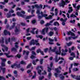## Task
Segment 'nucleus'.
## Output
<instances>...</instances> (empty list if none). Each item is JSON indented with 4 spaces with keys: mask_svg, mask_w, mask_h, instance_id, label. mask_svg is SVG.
Here are the masks:
<instances>
[{
    "mask_svg": "<svg viewBox=\"0 0 80 80\" xmlns=\"http://www.w3.org/2000/svg\"><path fill=\"white\" fill-rule=\"evenodd\" d=\"M47 72H46V71L44 70V72H42V75H47Z\"/></svg>",
    "mask_w": 80,
    "mask_h": 80,
    "instance_id": "49",
    "label": "nucleus"
},
{
    "mask_svg": "<svg viewBox=\"0 0 80 80\" xmlns=\"http://www.w3.org/2000/svg\"><path fill=\"white\" fill-rule=\"evenodd\" d=\"M1 69L2 70V73L4 74L5 73V72H6V68L1 67Z\"/></svg>",
    "mask_w": 80,
    "mask_h": 80,
    "instance_id": "15",
    "label": "nucleus"
},
{
    "mask_svg": "<svg viewBox=\"0 0 80 80\" xmlns=\"http://www.w3.org/2000/svg\"><path fill=\"white\" fill-rule=\"evenodd\" d=\"M17 15L23 18H25L26 20H28L29 19H30L31 18L35 16L34 14H32V15H30L29 16H26V15L22 14L19 12H17Z\"/></svg>",
    "mask_w": 80,
    "mask_h": 80,
    "instance_id": "1",
    "label": "nucleus"
},
{
    "mask_svg": "<svg viewBox=\"0 0 80 80\" xmlns=\"http://www.w3.org/2000/svg\"><path fill=\"white\" fill-rule=\"evenodd\" d=\"M21 10V8H20L18 7L16 8V11H18V10Z\"/></svg>",
    "mask_w": 80,
    "mask_h": 80,
    "instance_id": "53",
    "label": "nucleus"
},
{
    "mask_svg": "<svg viewBox=\"0 0 80 80\" xmlns=\"http://www.w3.org/2000/svg\"><path fill=\"white\" fill-rule=\"evenodd\" d=\"M48 50V48H46L45 49H44V52L45 53H47V51Z\"/></svg>",
    "mask_w": 80,
    "mask_h": 80,
    "instance_id": "43",
    "label": "nucleus"
},
{
    "mask_svg": "<svg viewBox=\"0 0 80 80\" xmlns=\"http://www.w3.org/2000/svg\"><path fill=\"white\" fill-rule=\"evenodd\" d=\"M8 22V21L7 20V19H6L4 21L5 24H7V23Z\"/></svg>",
    "mask_w": 80,
    "mask_h": 80,
    "instance_id": "60",
    "label": "nucleus"
},
{
    "mask_svg": "<svg viewBox=\"0 0 80 80\" xmlns=\"http://www.w3.org/2000/svg\"><path fill=\"white\" fill-rule=\"evenodd\" d=\"M21 25L22 26H23V27H25V25H26V24L25 23H24L23 22H21Z\"/></svg>",
    "mask_w": 80,
    "mask_h": 80,
    "instance_id": "39",
    "label": "nucleus"
},
{
    "mask_svg": "<svg viewBox=\"0 0 80 80\" xmlns=\"http://www.w3.org/2000/svg\"><path fill=\"white\" fill-rule=\"evenodd\" d=\"M40 14L41 15V16L44 17H47L48 16V15L47 14H44L43 13V12H41Z\"/></svg>",
    "mask_w": 80,
    "mask_h": 80,
    "instance_id": "20",
    "label": "nucleus"
},
{
    "mask_svg": "<svg viewBox=\"0 0 80 80\" xmlns=\"http://www.w3.org/2000/svg\"><path fill=\"white\" fill-rule=\"evenodd\" d=\"M42 7H43V5L42 4H40L39 6V8H42Z\"/></svg>",
    "mask_w": 80,
    "mask_h": 80,
    "instance_id": "52",
    "label": "nucleus"
},
{
    "mask_svg": "<svg viewBox=\"0 0 80 80\" xmlns=\"http://www.w3.org/2000/svg\"><path fill=\"white\" fill-rule=\"evenodd\" d=\"M56 54V55H60V53H59V52L58 51H56L55 52Z\"/></svg>",
    "mask_w": 80,
    "mask_h": 80,
    "instance_id": "50",
    "label": "nucleus"
},
{
    "mask_svg": "<svg viewBox=\"0 0 80 80\" xmlns=\"http://www.w3.org/2000/svg\"><path fill=\"white\" fill-rule=\"evenodd\" d=\"M11 40L12 41H15V37H13L11 38Z\"/></svg>",
    "mask_w": 80,
    "mask_h": 80,
    "instance_id": "48",
    "label": "nucleus"
},
{
    "mask_svg": "<svg viewBox=\"0 0 80 80\" xmlns=\"http://www.w3.org/2000/svg\"><path fill=\"white\" fill-rule=\"evenodd\" d=\"M25 48H27L30 51H32V50H34L36 48V46H34V47H32L31 48V49L29 47V46H26L25 47Z\"/></svg>",
    "mask_w": 80,
    "mask_h": 80,
    "instance_id": "10",
    "label": "nucleus"
},
{
    "mask_svg": "<svg viewBox=\"0 0 80 80\" xmlns=\"http://www.w3.org/2000/svg\"><path fill=\"white\" fill-rule=\"evenodd\" d=\"M73 12V10H69L68 11V12L69 13H71V12Z\"/></svg>",
    "mask_w": 80,
    "mask_h": 80,
    "instance_id": "61",
    "label": "nucleus"
},
{
    "mask_svg": "<svg viewBox=\"0 0 80 80\" xmlns=\"http://www.w3.org/2000/svg\"><path fill=\"white\" fill-rule=\"evenodd\" d=\"M2 79L5 80V78L2 76H0V80H2Z\"/></svg>",
    "mask_w": 80,
    "mask_h": 80,
    "instance_id": "45",
    "label": "nucleus"
},
{
    "mask_svg": "<svg viewBox=\"0 0 80 80\" xmlns=\"http://www.w3.org/2000/svg\"><path fill=\"white\" fill-rule=\"evenodd\" d=\"M5 55H6V57H8V58H10V57H13V56L12 55L9 56L8 55V53H4Z\"/></svg>",
    "mask_w": 80,
    "mask_h": 80,
    "instance_id": "21",
    "label": "nucleus"
},
{
    "mask_svg": "<svg viewBox=\"0 0 80 80\" xmlns=\"http://www.w3.org/2000/svg\"><path fill=\"white\" fill-rule=\"evenodd\" d=\"M35 7L37 8H39V6L38 4H36L35 5Z\"/></svg>",
    "mask_w": 80,
    "mask_h": 80,
    "instance_id": "55",
    "label": "nucleus"
},
{
    "mask_svg": "<svg viewBox=\"0 0 80 80\" xmlns=\"http://www.w3.org/2000/svg\"><path fill=\"white\" fill-rule=\"evenodd\" d=\"M0 43H2V44L4 43V38L3 37L1 38V40L0 39Z\"/></svg>",
    "mask_w": 80,
    "mask_h": 80,
    "instance_id": "19",
    "label": "nucleus"
},
{
    "mask_svg": "<svg viewBox=\"0 0 80 80\" xmlns=\"http://www.w3.org/2000/svg\"><path fill=\"white\" fill-rule=\"evenodd\" d=\"M27 40H31V38H32L31 37H28L27 38Z\"/></svg>",
    "mask_w": 80,
    "mask_h": 80,
    "instance_id": "59",
    "label": "nucleus"
},
{
    "mask_svg": "<svg viewBox=\"0 0 80 80\" xmlns=\"http://www.w3.org/2000/svg\"><path fill=\"white\" fill-rule=\"evenodd\" d=\"M72 44V42H70L68 43H67V45L68 46H71Z\"/></svg>",
    "mask_w": 80,
    "mask_h": 80,
    "instance_id": "31",
    "label": "nucleus"
},
{
    "mask_svg": "<svg viewBox=\"0 0 80 80\" xmlns=\"http://www.w3.org/2000/svg\"><path fill=\"white\" fill-rule=\"evenodd\" d=\"M15 32V35H18V33H17V32H20V30H19L17 27H16Z\"/></svg>",
    "mask_w": 80,
    "mask_h": 80,
    "instance_id": "13",
    "label": "nucleus"
},
{
    "mask_svg": "<svg viewBox=\"0 0 80 80\" xmlns=\"http://www.w3.org/2000/svg\"><path fill=\"white\" fill-rule=\"evenodd\" d=\"M0 59L2 61L1 62L2 67H5V62L7 61V59L5 58H0Z\"/></svg>",
    "mask_w": 80,
    "mask_h": 80,
    "instance_id": "3",
    "label": "nucleus"
},
{
    "mask_svg": "<svg viewBox=\"0 0 80 80\" xmlns=\"http://www.w3.org/2000/svg\"><path fill=\"white\" fill-rule=\"evenodd\" d=\"M30 45H36V46H40V43H38V41L37 40L32 39L29 43Z\"/></svg>",
    "mask_w": 80,
    "mask_h": 80,
    "instance_id": "2",
    "label": "nucleus"
},
{
    "mask_svg": "<svg viewBox=\"0 0 80 80\" xmlns=\"http://www.w3.org/2000/svg\"><path fill=\"white\" fill-rule=\"evenodd\" d=\"M48 28H44L41 32V33L42 35H45V31L46 33H47L48 32Z\"/></svg>",
    "mask_w": 80,
    "mask_h": 80,
    "instance_id": "4",
    "label": "nucleus"
},
{
    "mask_svg": "<svg viewBox=\"0 0 80 80\" xmlns=\"http://www.w3.org/2000/svg\"><path fill=\"white\" fill-rule=\"evenodd\" d=\"M48 72H50V71L52 70V68L49 67H48Z\"/></svg>",
    "mask_w": 80,
    "mask_h": 80,
    "instance_id": "36",
    "label": "nucleus"
},
{
    "mask_svg": "<svg viewBox=\"0 0 80 80\" xmlns=\"http://www.w3.org/2000/svg\"><path fill=\"white\" fill-rule=\"evenodd\" d=\"M16 24L15 23H13L12 24V25L11 26V27H10L9 28V30H11L12 29H13L15 27Z\"/></svg>",
    "mask_w": 80,
    "mask_h": 80,
    "instance_id": "16",
    "label": "nucleus"
},
{
    "mask_svg": "<svg viewBox=\"0 0 80 80\" xmlns=\"http://www.w3.org/2000/svg\"><path fill=\"white\" fill-rule=\"evenodd\" d=\"M38 61H39V60L38 59H36L35 61L33 60L32 62V63L34 65H36L37 63H36L35 62H38Z\"/></svg>",
    "mask_w": 80,
    "mask_h": 80,
    "instance_id": "14",
    "label": "nucleus"
},
{
    "mask_svg": "<svg viewBox=\"0 0 80 80\" xmlns=\"http://www.w3.org/2000/svg\"><path fill=\"white\" fill-rule=\"evenodd\" d=\"M69 59L70 60H73V58L72 57H70L69 58Z\"/></svg>",
    "mask_w": 80,
    "mask_h": 80,
    "instance_id": "57",
    "label": "nucleus"
},
{
    "mask_svg": "<svg viewBox=\"0 0 80 80\" xmlns=\"http://www.w3.org/2000/svg\"><path fill=\"white\" fill-rule=\"evenodd\" d=\"M55 71L58 73H60V72H61V71L59 70L58 68L55 69Z\"/></svg>",
    "mask_w": 80,
    "mask_h": 80,
    "instance_id": "26",
    "label": "nucleus"
},
{
    "mask_svg": "<svg viewBox=\"0 0 80 80\" xmlns=\"http://www.w3.org/2000/svg\"><path fill=\"white\" fill-rule=\"evenodd\" d=\"M67 4H66V2L65 1H61V3L60 4L59 6L60 7H64V6L66 5H67Z\"/></svg>",
    "mask_w": 80,
    "mask_h": 80,
    "instance_id": "8",
    "label": "nucleus"
},
{
    "mask_svg": "<svg viewBox=\"0 0 80 80\" xmlns=\"http://www.w3.org/2000/svg\"><path fill=\"white\" fill-rule=\"evenodd\" d=\"M3 33L5 36L7 35L10 36L11 35L10 32L7 31V30L6 29L4 30Z\"/></svg>",
    "mask_w": 80,
    "mask_h": 80,
    "instance_id": "9",
    "label": "nucleus"
},
{
    "mask_svg": "<svg viewBox=\"0 0 80 80\" xmlns=\"http://www.w3.org/2000/svg\"><path fill=\"white\" fill-rule=\"evenodd\" d=\"M67 35H70L71 36H75V34H74V33H73V32H72L70 31H69V32H67Z\"/></svg>",
    "mask_w": 80,
    "mask_h": 80,
    "instance_id": "11",
    "label": "nucleus"
},
{
    "mask_svg": "<svg viewBox=\"0 0 80 80\" xmlns=\"http://www.w3.org/2000/svg\"><path fill=\"white\" fill-rule=\"evenodd\" d=\"M73 70L75 72H76L77 71H78V68H74L73 69Z\"/></svg>",
    "mask_w": 80,
    "mask_h": 80,
    "instance_id": "32",
    "label": "nucleus"
},
{
    "mask_svg": "<svg viewBox=\"0 0 80 80\" xmlns=\"http://www.w3.org/2000/svg\"><path fill=\"white\" fill-rule=\"evenodd\" d=\"M70 22L71 23H75V20L74 19H73V21H72V20H71L70 21Z\"/></svg>",
    "mask_w": 80,
    "mask_h": 80,
    "instance_id": "41",
    "label": "nucleus"
},
{
    "mask_svg": "<svg viewBox=\"0 0 80 80\" xmlns=\"http://www.w3.org/2000/svg\"><path fill=\"white\" fill-rule=\"evenodd\" d=\"M15 58H21V55L19 54H18L16 56H15Z\"/></svg>",
    "mask_w": 80,
    "mask_h": 80,
    "instance_id": "24",
    "label": "nucleus"
},
{
    "mask_svg": "<svg viewBox=\"0 0 80 80\" xmlns=\"http://www.w3.org/2000/svg\"><path fill=\"white\" fill-rule=\"evenodd\" d=\"M32 66V63H30V64H28L27 67V68H29Z\"/></svg>",
    "mask_w": 80,
    "mask_h": 80,
    "instance_id": "37",
    "label": "nucleus"
},
{
    "mask_svg": "<svg viewBox=\"0 0 80 80\" xmlns=\"http://www.w3.org/2000/svg\"><path fill=\"white\" fill-rule=\"evenodd\" d=\"M48 17L49 19H52V16L51 15H50Z\"/></svg>",
    "mask_w": 80,
    "mask_h": 80,
    "instance_id": "63",
    "label": "nucleus"
},
{
    "mask_svg": "<svg viewBox=\"0 0 80 80\" xmlns=\"http://www.w3.org/2000/svg\"><path fill=\"white\" fill-rule=\"evenodd\" d=\"M61 58L60 57H59L58 59V55H56L55 56V61L56 62H58V60H60V59H61Z\"/></svg>",
    "mask_w": 80,
    "mask_h": 80,
    "instance_id": "12",
    "label": "nucleus"
},
{
    "mask_svg": "<svg viewBox=\"0 0 80 80\" xmlns=\"http://www.w3.org/2000/svg\"><path fill=\"white\" fill-rule=\"evenodd\" d=\"M32 55L30 57L31 58V59H33V58H35L36 57L35 56H34V55H37V54L36 53H35V52L32 51Z\"/></svg>",
    "mask_w": 80,
    "mask_h": 80,
    "instance_id": "7",
    "label": "nucleus"
},
{
    "mask_svg": "<svg viewBox=\"0 0 80 80\" xmlns=\"http://www.w3.org/2000/svg\"><path fill=\"white\" fill-rule=\"evenodd\" d=\"M50 25H51V24L48 23H47V24L45 25V26H46V27H48V26H50Z\"/></svg>",
    "mask_w": 80,
    "mask_h": 80,
    "instance_id": "44",
    "label": "nucleus"
},
{
    "mask_svg": "<svg viewBox=\"0 0 80 80\" xmlns=\"http://www.w3.org/2000/svg\"><path fill=\"white\" fill-rule=\"evenodd\" d=\"M79 63H73V65L74 67H76L77 66H78V65H79Z\"/></svg>",
    "mask_w": 80,
    "mask_h": 80,
    "instance_id": "33",
    "label": "nucleus"
},
{
    "mask_svg": "<svg viewBox=\"0 0 80 80\" xmlns=\"http://www.w3.org/2000/svg\"><path fill=\"white\" fill-rule=\"evenodd\" d=\"M44 16H40V15H39L38 16V19H41V18H42V17H44Z\"/></svg>",
    "mask_w": 80,
    "mask_h": 80,
    "instance_id": "42",
    "label": "nucleus"
},
{
    "mask_svg": "<svg viewBox=\"0 0 80 80\" xmlns=\"http://www.w3.org/2000/svg\"><path fill=\"white\" fill-rule=\"evenodd\" d=\"M15 47H13L11 48V51L12 52H17V48H18V46L17 45H15Z\"/></svg>",
    "mask_w": 80,
    "mask_h": 80,
    "instance_id": "5",
    "label": "nucleus"
},
{
    "mask_svg": "<svg viewBox=\"0 0 80 80\" xmlns=\"http://www.w3.org/2000/svg\"><path fill=\"white\" fill-rule=\"evenodd\" d=\"M20 64H21L22 65H26L27 64L26 63V62L23 61H22L20 62Z\"/></svg>",
    "mask_w": 80,
    "mask_h": 80,
    "instance_id": "28",
    "label": "nucleus"
},
{
    "mask_svg": "<svg viewBox=\"0 0 80 80\" xmlns=\"http://www.w3.org/2000/svg\"><path fill=\"white\" fill-rule=\"evenodd\" d=\"M0 7L1 9H3V8H4V6L0 5Z\"/></svg>",
    "mask_w": 80,
    "mask_h": 80,
    "instance_id": "62",
    "label": "nucleus"
},
{
    "mask_svg": "<svg viewBox=\"0 0 80 80\" xmlns=\"http://www.w3.org/2000/svg\"><path fill=\"white\" fill-rule=\"evenodd\" d=\"M41 49L40 48H38V50H36V52L37 53H39V52H41Z\"/></svg>",
    "mask_w": 80,
    "mask_h": 80,
    "instance_id": "29",
    "label": "nucleus"
},
{
    "mask_svg": "<svg viewBox=\"0 0 80 80\" xmlns=\"http://www.w3.org/2000/svg\"><path fill=\"white\" fill-rule=\"evenodd\" d=\"M51 77H52V73L49 72L48 74V78L49 80L51 79Z\"/></svg>",
    "mask_w": 80,
    "mask_h": 80,
    "instance_id": "27",
    "label": "nucleus"
},
{
    "mask_svg": "<svg viewBox=\"0 0 80 80\" xmlns=\"http://www.w3.org/2000/svg\"><path fill=\"white\" fill-rule=\"evenodd\" d=\"M40 23L41 24V25H42L45 23V22L43 20H41L40 22Z\"/></svg>",
    "mask_w": 80,
    "mask_h": 80,
    "instance_id": "40",
    "label": "nucleus"
},
{
    "mask_svg": "<svg viewBox=\"0 0 80 80\" xmlns=\"http://www.w3.org/2000/svg\"><path fill=\"white\" fill-rule=\"evenodd\" d=\"M36 13L38 15H40V10H38L37 11Z\"/></svg>",
    "mask_w": 80,
    "mask_h": 80,
    "instance_id": "47",
    "label": "nucleus"
},
{
    "mask_svg": "<svg viewBox=\"0 0 80 80\" xmlns=\"http://www.w3.org/2000/svg\"><path fill=\"white\" fill-rule=\"evenodd\" d=\"M29 51H28L27 52H26V51H25V50H24L23 51V55H25V54L26 53V55L27 56H28V55H29Z\"/></svg>",
    "mask_w": 80,
    "mask_h": 80,
    "instance_id": "17",
    "label": "nucleus"
},
{
    "mask_svg": "<svg viewBox=\"0 0 80 80\" xmlns=\"http://www.w3.org/2000/svg\"><path fill=\"white\" fill-rule=\"evenodd\" d=\"M43 59H40V64H41V65H42V64H43Z\"/></svg>",
    "mask_w": 80,
    "mask_h": 80,
    "instance_id": "30",
    "label": "nucleus"
},
{
    "mask_svg": "<svg viewBox=\"0 0 80 80\" xmlns=\"http://www.w3.org/2000/svg\"><path fill=\"white\" fill-rule=\"evenodd\" d=\"M32 23L33 24H35L36 23V20H32Z\"/></svg>",
    "mask_w": 80,
    "mask_h": 80,
    "instance_id": "46",
    "label": "nucleus"
},
{
    "mask_svg": "<svg viewBox=\"0 0 80 80\" xmlns=\"http://www.w3.org/2000/svg\"><path fill=\"white\" fill-rule=\"evenodd\" d=\"M56 50H57V47H55L53 49L51 50V52H56Z\"/></svg>",
    "mask_w": 80,
    "mask_h": 80,
    "instance_id": "25",
    "label": "nucleus"
},
{
    "mask_svg": "<svg viewBox=\"0 0 80 80\" xmlns=\"http://www.w3.org/2000/svg\"><path fill=\"white\" fill-rule=\"evenodd\" d=\"M49 40L50 41V42H53V39H52L50 38H49Z\"/></svg>",
    "mask_w": 80,
    "mask_h": 80,
    "instance_id": "58",
    "label": "nucleus"
},
{
    "mask_svg": "<svg viewBox=\"0 0 80 80\" xmlns=\"http://www.w3.org/2000/svg\"><path fill=\"white\" fill-rule=\"evenodd\" d=\"M67 55V53H63V52H62L61 53L62 56H65V55Z\"/></svg>",
    "mask_w": 80,
    "mask_h": 80,
    "instance_id": "51",
    "label": "nucleus"
},
{
    "mask_svg": "<svg viewBox=\"0 0 80 80\" xmlns=\"http://www.w3.org/2000/svg\"><path fill=\"white\" fill-rule=\"evenodd\" d=\"M43 78H44V76H42L41 77H40L39 78V80H43Z\"/></svg>",
    "mask_w": 80,
    "mask_h": 80,
    "instance_id": "34",
    "label": "nucleus"
},
{
    "mask_svg": "<svg viewBox=\"0 0 80 80\" xmlns=\"http://www.w3.org/2000/svg\"><path fill=\"white\" fill-rule=\"evenodd\" d=\"M54 34V32L52 31H50L49 33V35L50 37H52L53 35Z\"/></svg>",
    "mask_w": 80,
    "mask_h": 80,
    "instance_id": "22",
    "label": "nucleus"
},
{
    "mask_svg": "<svg viewBox=\"0 0 80 80\" xmlns=\"http://www.w3.org/2000/svg\"><path fill=\"white\" fill-rule=\"evenodd\" d=\"M7 18H10V17H12L11 13H9V12L7 14Z\"/></svg>",
    "mask_w": 80,
    "mask_h": 80,
    "instance_id": "23",
    "label": "nucleus"
},
{
    "mask_svg": "<svg viewBox=\"0 0 80 80\" xmlns=\"http://www.w3.org/2000/svg\"><path fill=\"white\" fill-rule=\"evenodd\" d=\"M16 66V67H17V68H20V64H17L16 63H14L13 64V65H11V67L12 68H14V67Z\"/></svg>",
    "mask_w": 80,
    "mask_h": 80,
    "instance_id": "6",
    "label": "nucleus"
},
{
    "mask_svg": "<svg viewBox=\"0 0 80 80\" xmlns=\"http://www.w3.org/2000/svg\"><path fill=\"white\" fill-rule=\"evenodd\" d=\"M54 75L55 77H56V78H57V77H58V74L57 73H55Z\"/></svg>",
    "mask_w": 80,
    "mask_h": 80,
    "instance_id": "56",
    "label": "nucleus"
},
{
    "mask_svg": "<svg viewBox=\"0 0 80 80\" xmlns=\"http://www.w3.org/2000/svg\"><path fill=\"white\" fill-rule=\"evenodd\" d=\"M60 78L61 79V80H63L64 78H65V77H64L63 76H62V77H60Z\"/></svg>",
    "mask_w": 80,
    "mask_h": 80,
    "instance_id": "54",
    "label": "nucleus"
},
{
    "mask_svg": "<svg viewBox=\"0 0 80 80\" xmlns=\"http://www.w3.org/2000/svg\"><path fill=\"white\" fill-rule=\"evenodd\" d=\"M80 5L77 6V10H79V9H80Z\"/></svg>",
    "mask_w": 80,
    "mask_h": 80,
    "instance_id": "64",
    "label": "nucleus"
},
{
    "mask_svg": "<svg viewBox=\"0 0 80 80\" xmlns=\"http://www.w3.org/2000/svg\"><path fill=\"white\" fill-rule=\"evenodd\" d=\"M13 73L14 75H14V77H15L16 78H17L18 77V74H17V71H13Z\"/></svg>",
    "mask_w": 80,
    "mask_h": 80,
    "instance_id": "18",
    "label": "nucleus"
},
{
    "mask_svg": "<svg viewBox=\"0 0 80 80\" xmlns=\"http://www.w3.org/2000/svg\"><path fill=\"white\" fill-rule=\"evenodd\" d=\"M71 56H73V57H75V53L73 52H72L71 53Z\"/></svg>",
    "mask_w": 80,
    "mask_h": 80,
    "instance_id": "38",
    "label": "nucleus"
},
{
    "mask_svg": "<svg viewBox=\"0 0 80 80\" xmlns=\"http://www.w3.org/2000/svg\"><path fill=\"white\" fill-rule=\"evenodd\" d=\"M41 72H42V70H38V73L39 74V75H41Z\"/></svg>",
    "mask_w": 80,
    "mask_h": 80,
    "instance_id": "35",
    "label": "nucleus"
}]
</instances>
